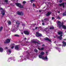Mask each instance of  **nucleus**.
<instances>
[{"instance_id": "4468645a", "label": "nucleus", "mask_w": 66, "mask_h": 66, "mask_svg": "<svg viewBox=\"0 0 66 66\" xmlns=\"http://www.w3.org/2000/svg\"><path fill=\"white\" fill-rule=\"evenodd\" d=\"M62 43H63L62 45V47H65L66 45V42H65L64 41L62 42Z\"/></svg>"}, {"instance_id": "c9c22d12", "label": "nucleus", "mask_w": 66, "mask_h": 66, "mask_svg": "<svg viewBox=\"0 0 66 66\" xmlns=\"http://www.w3.org/2000/svg\"><path fill=\"white\" fill-rule=\"evenodd\" d=\"M14 46H12L11 47V49H13V48H14Z\"/></svg>"}, {"instance_id": "cd10ccee", "label": "nucleus", "mask_w": 66, "mask_h": 66, "mask_svg": "<svg viewBox=\"0 0 66 66\" xmlns=\"http://www.w3.org/2000/svg\"><path fill=\"white\" fill-rule=\"evenodd\" d=\"M44 49V48L42 47L41 48H40V50H43Z\"/></svg>"}, {"instance_id": "9d476101", "label": "nucleus", "mask_w": 66, "mask_h": 66, "mask_svg": "<svg viewBox=\"0 0 66 66\" xmlns=\"http://www.w3.org/2000/svg\"><path fill=\"white\" fill-rule=\"evenodd\" d=\"M26 35H28L29 34V32L27 30H24L23 32Z\"/></svg>"}, {"instance_id": "6e6552de", "label": "nucleus", "mask_w": 66, "mask_h": 66, "mask_svg": "<svg viewBox=\"0 0 66 66\" xmlns=\"http://www.w3.org/2000/svg\"><path fill=\"white\" fill-rule=\"evenodd\" d=\"M16 14H17L18 15H21V16H23L24 14L23 12H22V11H21L20 12L19 11H18L16 12Z\"/></svg>"}, {"instance_id": "49530a36", "label": "nucleus", "mask_w": 66, "mask_h": 66, "mask_svg": "<svg viewBox=\"0 0 66 66\" xmlns=\"http://www.w3.org/2000/svg\"><path fill=\"white\" fill-rule=\"evenodd\" d=\"M63 40H66V39H64Z\"/></svg>"}, {"instance_id": "20e7f679", "label": "nucleus", "mask_w": 66, "mask_h": 66, "mask_svg": "<svg viewBox=\"0 0 66 66\" xmlns=\"http://www.w3.org/2000/svg\"><path fill=\"white\" fill-rule=\"evenodd\" d=\"M42 55H39V57L40 59H42L43 60H48V57L47 56H46L45 57L44 56H42Z\"/></svg>"}, {"instance_id": "f03ea898", "label": "nucleus", "mask_w": 66, "mask_h": 66, "mask_svg": "<svg viewBox=\"0 0 66 66\" xmlns=\"http://www.w3.org/2000/svg\"><path fill=\"white\" fill-rule=\"evenodd\" d=\"M58 35H60L59 36H58L57 37V38H59L60 40H62L63 39L62 36L63 35V32L61 31H59L58 32Z\"/></svg>"}, {"instance_id": "4be33fe9", "label": "nucleus", "mask_w": 66, "mask_h": 66, "mask_svg": "<svg viewBox=\"0 0 66 66\" xmlns=\"http://www.w3.org/2000/svg\"><path fill=\"white\" fill-rule=\"evenodd\" d=\"M54 29V27H50V30Z\"/></svg>"}, {"instance_id": "a211bd4d", "label": "nucleus", "mask_w": 66, "mask_h": 66, "mask_svg": "<svg viewBox=\"0 0 66 66\" xmlns=\"http://www.w3.org/2000/svg\"><path fill=\"white\" fill-rule=\"evenodd\" d=\"M16 24H18V25H19V24H20V22H19V21H17L16 22Z\"/></svg>"}, {"instance_id": "1a4fd4ad", "label": "nucleus", "mask_w": 66, "mask_h": 66, "mask_svg": "<svg viewBox=\"0 0 66 66\" xmlns=\"http://www.w3.org/2000/svg\"><path fill=\"white\" fill-rule=\"evenodd\" d=\"M39 42H40L39 41H38V42L35 40L32 41V43H37V44H38V45H40V43Z\"/></svg>"}, {"instance_id": "4c0bfd02", "label": "nucleus", "mask_w": 66, "mask_h": 66, "mask_svg": "<svg viewBox=\"0 0 66 66\" xmlns=\"http://www.w3.org/2000/svg\"><path fill=\"white\" fill-rule=\"evenodd\" d=\"M22 25L23 26H25V24H22Z\"/></svg>"}, {"instance_id": "423d86ee", "label": "nucleus", "mask_w": 66, "mask_h": 66, "mask_svg": "<svg viewBox=\"0 0 66 66\" xmlns=\"http://www.w3.org/2000/svg\"><path fill=\"white\" fill-rule=\"evenodd\" d=\"M11 42V39L7 38L4 42V44H8Z\"/></svg>"}, {"instance_id": "f704fd0d", "label": "nucleus", "mask_w": 66, "mask_h": 66, "mask_svg": "<svg viewBox=\"0 0 66 66\" xmlns=\"http://www.w3.org/2000/svg\"><path fill=\"white\" fill-rule=\"evenodd\" d=\"M52 20H53V19H54V17H52Z\"/></svg>"}, {"instance_id": "9b49d317", "label": "nucleus", "mask_w": 66, "mask_h": 66, "mask_svg": "<svg viewBox=\"0 0 66 66\" xmlns=\"http://www.w3.org/2000/svg\"><path fill=\"white\" fill-rule=\"evenodd\" d=\"M64 4H65V3H63L59 4V5L60 6H62L63 8H64L65 7V5H64Z\"/></svg>"}, {"instance_id": "4d7b16f0", "label": "nucleus", "mask_w": 66, "mask_h": 66, "mask_svg": "<svg viewBox=\"0 0 66 66\" xmlns=\"http://www.w3.org/2000/svg\"><path fill=\"white\" fill-rule=\"evenodd\" d=\"M42 21H43V22H44V21H43V20H42Z\"/></svg>"}, {"instance_id": "a878e982", "label": "nucleus", "mask_w": 66, "mask_h": 66, "mask_svg": "<svg viewBox=\"0 0 66 66\" xmlns=\"http://www.w3.org/2000/svg\"><path fill=\"white\" fill-rule=\"evenodd\" d=\"M14 36H16L17 37H19V35H18L17 34H15L14 35Z\"/></svg>"}, {"instance_id": "2eb2a0df", "label": "nucleus", "mask_w": 66, "mask_h": 66, "mask_svg": "<svg viewBox=\"0 0 66 66\" xmlns=\"http://www.w3.org/2000/svg\"><path fill=\"white\" fill-rule=\"evenodd\" d=\"M51 12H48L46 14V16H49V15H51Z\"/></svg>"}, {"instance_id": "2f4dec72", "label": "nucleus", "mask_w": 66, "mask_h": 66, "mask_svg": "<svg viewBox=\"0 0 66 66\" xmlns=\"http://www.w3.org/2000/svg\"><path fill=\"white\" fill-rule=\"evenodd\" d=\"M26 3V1H24L23 2V4H25V3Z\"/></svg>"}, {"instance_id": "a18cd8bd", "label": "nucleus", "mask_w": 66, "mask_h": 66, "mask_svg": "<svg viewBox=\"0 0 66 66\" xmlns=\"http://www.w3.org/2000/svg\"><path fill=\"white\" fill-rule=\"evenodd\" d=\"M19 27V25H18L17 26V27Z\"/></svg>"}, {"instance_id": "473e14b6", "label": "nucleus", "mask_w": 66, "mask_h": 66, "mask_svg": "<svg viewBox=\"0 0 66 66\" xmlns=\"http://www.w3.org/2000/svg\"><path fill=\"white\" fill-rule=\"evenodd\" d=\"M33 6V7H34L35 6V4L33 3L32 4Z\"/></svg>"}, {"instance_id": "5701e85b", "label": "nucleus", "mask_w": 66, "mask_h": 66, "mask_svg": "<svg viewBox=\"0 0 66 66\" xmlns=\"http://www.w3.org/2000/svg\"><path fill=\"white\" fill-rule=\"evenodd\" d=\"M8 24H9L10 25L11 24V21H9L8 22Z\"/></svg>"}, {"instance_id": "7c9ffc66", "label": "nucleus", "mask_w": 66, "mask_h": 66, "mask_svg": "<svg viewBox=\"0 0 66 66\" xmlns=\"http://www.w3.org/2000/svg\"><path fill=\"white\" fill-rule=\"evenodd\" d=\"M62 1H63V0H60L59 2L60 3H62Z\"/></svg>"}, {"instance_id": "dca6fc26", "label": "nucleus", "mask_w": 66, "mask_h": 66, "mask_svg": "<svg viewBox=\"0 0 66 66\" xmlns=\"http://www.w3.org/2000/svg\"><path fill=\"white\" fill-rule=\"evenodd\" d=\"M3 51V49L2 47H0V52H2Z\"/></svg>"}, {"instance_id": "c85d7f7f", "label": "nucleus", "mask_w": 66, "mask_h": 66, "mask_svg": "<svg viewBox=\"0 0 66 66\" xmlns=\"http://www.w3.org/2000/svg\"><path fill=\"white\" fill-rule=\"evenodd\" d=\"M57 18H58V19H61V18L60 17V16H58L57 17Z\"/></svg>"}, {"instance_id": "ea45409f", "label": "nucleus", "mask_w": 66, "mask_h": 66, "mask_svg": "<svg viewBox=\"0 0 66 66\" xmlns=\"http://www.w3.org/2000/svg\"><path fill=\"white\" fill-rule=\"evenodd\" d=\"M55 48L56 49H58V47H56Z\"/></svg>"}, {"instance_id": "de8ad7c7", "label": "nucleus", "mask_w": 66, "mask_h": 66, "mask_svg": "<svg viewBox=\"0 0 66 66\" xmlns=\"http://www.w3.org/2000/svg\"><path fill=\"white\" fill-rule=\"evenodd\" d=\"M45 46V45L44 44H43L42 45V46Z\"/></svg>"}, {"instance_id": "052dcab7", "label": "nucleus", "mask_w": 66, "mask_h": 66, "mask_svg": "<svg viewBox=\"0 0 66 66\" xmlns=\"http://www.w3.org/2000/svg\"><path fill=\"white\" fill-rule=\"evenodd\" d=\"M56 19H57V18Z\"/></svg>"}, {"instance_id": "58836bf2", "label": "nucleus", "mask_w": 66, "mask_h": 66, "mask_svg": "<svg viewBox=\"0 0 66 66\" xmlns=\"http://www.w3.org/2000/svg\"><path fill=\"white\" fill-rule=\"evenodd\" d=\"M42 25H43L44 26H45V23H44L43 22L42 23Z\"/></svg>"}, {"instance_id": "b1692460", "label": "nucleus", "mask_w": 66, "mask_h": 66, "mask_svg": "<svg viewBox=\"0 0 66 66\" xmlns=\"http://www.w3.org/2000/svg\"><path fill=\"white\" fill-rule=\"evenodd\" d=\"M8 1H8V0H5L4 1V2H5V3H7Z\"/></svg>"}, {"instance_id": "393cba45", "label": "nucleus", "mask_w": 66, "mask_h": 66, "mask_svg": "<svg viewBox=\"0 0 66 66\" xmlns=\"http://www.w3.org/2000/svg\"><path fill=\"white\" fill-rule=\"evenodd\" d=\"M63 16H66V12H64L63 13Z\"/></svg>"}, {"instance_id": "f8f14e48", "label": "nucleus", "mask_w": 66, "mask_h": 66, "mask_svg": "<svg viewBox=\"0 0 66 66\" xmlns=\"http://www.w3.org/2000/svg\"><path fill=\"white\" fill-rule=\"evenodd\" d=\"M44 39L45 40H48V41H49V42H51V40L48 37H46L45 38H44Z\"/></svg>"}, {"instance_id": "412c9836", "label": "nucleus", "mask_w": 66, "mask_h": 66, "mask_svg": "<svg viewBox=\"0 0 66 66\" xmlns=\"http://www.w3.org/2000/svg\"><path fill=\"white\" fill-rule=\"evenodd\" d=\"M34 51L35 52H36V53H37V52H38V50L36 49H35L34 50Z\"/></svg>"}, {"instance_id": "e433bc0d", "label": "nucleus", "mask_w": 66, "mask_h": 66, "mask_svg": "<svg viewBox=\"0 0 66 66\" xmlns=\"http://www.w3.org/2000/svg\"><path fill=\"white\" fill-rule=\"evenodd\" d=\"M62 45L61 44H59L58 45V46L60 47V46H61Z\"/></svg>"}, {"instance_id": "09e8293b", "label": "nucleus", "mask_w": 66, "mask_h": 66, "mask_svg": "<svg viewBox=\"0 0 66 66\" xmlns=\"http://www.w3.org/2000/svg\"><path fill=\"white\" fill-rule=\"evenodd\" d=\"M58 51L59 52H61V51L60 50H58Z\"/></svg>"}, {"instance_id": "5fc2aeb1", "label": "nucleus", "mask_w": 66, "mask_h": 66, "mask_svg": "<svg viewBox=\"0 0 66 66\" xmlns=\"http://www.w3.org/2000/svg\"><path fill=\"white\" fill-rule=\"evenodd\" d=\"M39 12H41V11H40V10H39Z\"/></svg>"}, {"instance_id": "79ce46f5", "label": "nucleus", "mask_w": 66, "mask_h": 66, "mask_svg": "<svg viewBox=\"0 0 66 66\" xmlns=\"http://www.w3.org/2000/svg\"><path fill=\"white\" fill-rule=\"evenodd\" d=\"M58 13L59 14H60V11H58Z\"/></svg>"}, {"instance_id": "37998d69", "label": "nucleus", "mask_w": 66, "mask_h": 66, "mask_svg": "<svg viewBox=\"0 0 66 66\" xmlns=\"http://www.w3.org/2000/svg\"><path fill=\"white\" fill-rule=\"evenodd\" d=\"M38 49L40 50V48H39V47H38Z\"/></svg>"}, {"instance_id": "a19ab883", "label": "nucleus", "mask_w": 66, "mask_h": 66, "mask_svg": "<svg viewBox=\"0 0 66 66\" xmlns=\"http://www.w3.org/2000/svg\"><path fill=\"white\" fill-rule=\"evenodd\" d=\"M5 48L6 49H7L8 48V47H6Z\"/></svg>"}, {"instance_id": "39448f33", "label": "nucleus", "mask_w": 66, "mask_h": 66, "mask_svg": "<svg viewBox=\"0 0 66 66\" xmlns=\"http://www.w3.org/2000/svg\"><path fill=\"white\" fill-rule=\"evenodd\" d=\"M0 10H1V12L2 13H1L2 14V15H5V11L2 8H0Z\"/></svg>"}, {"instance_id": "13d9d810", "label": "nucleus", "mask_w": 66, "mask_h": 66, "mask_svg": "<svg viewBox=\"0 0 66 66\" xmlns=\"http://www.w3.org/2000/svg\"><path fill=\"white\" fill-rule=\"evenodd\" d=\"M46 29H46V28H45V30H46Z\"/></svg>"}, {"instance_id": "6e6d98bb", "label": "nucleus", "mask_w": 66, "mask_h": 66, "mask_svg": "<svg viewBox=\"0 0 66 66\" xmlns=\"http://www.w3.org/2000/svg\"><path fill=\"white\" fill-rule=\"evenodd\" d=\"M56 37H55V36H54V38H56Z\"/></svg>"}, {"instance_id": "f257e3e1", "label": "nucleus", "mask_w": 66, "mask_h": 66, "mask_svg": "<svg viewBox=\"0 0 66 66\" xmlns=\"http://www.w3.org/2000/svg\"><path fill=\"white\" fill-rule=\"evenodd\" d=\"M57 25L59 28H61L62 27L63 29H66V27L64 25V22H61L60 21H58L57 22Z\"/></svg>"}, {"instance_id": "bf43d9fd", "label": "nucleus", "mask_w": 66, "mask_h": 66, "mask_svg": "<svg viewBox=\"0 0 66 66\" xmlns=\"http://www.w3.org/2000/svg\"><path fill=\"white\" fill-rule=\"evenodd\" d=\"M39 27V28H40V27Z\"/></svg>"}, {"instance_id": "864d4df0", "label": "nucleus", "mask_w": 66, "mask_h": 66, "mask_svg": "<svg viewBox=\"0 0 66 66\" xmlns=\"http://www.w3.org/2000/svg\"><path fill=\"white\" fill-rule=\"evenodd\" d=\"M22 34H23V32H21Z\"/></svg>"}, {"instance_id": "ddd939ff", "label": "nucleus", "mask_w": 66, "mask_h": 66, "mask_svg": "<svg viewBox=\"0 0 66 66\" xmlns=\"http://www.w3.org/2000/svg\"><path fill=\"white\" fill-rule=\"evenodd\" d=\"M19 45H16L15 46V49L16 50H18V49H19Z\"/></svg>"}, {"instance_id": "f3484780", "label": "nucleus", "mask_w": 66, "mask_h": 66, "mask_svg": "<svg viewBox=\"0 0 66 66\" xmlns=\"http://www.w3.org/2000/svg\"><path fill=\"white\" fill-rule=\"evenodd\" d=\"M8 52L9 53V54H8L9 55H10V54H11V53H12V52L11 51V50L10 49H9L8 50Z\"/></svg>"}, {"instance_id": "aec40b11", "label": "nucleus", "mask_w": 66, "mask_h": 66, "mask_svg": "<svg viewBox=\"0 0 66 66\" xmlns=\"http://www.w3.org/2000/svg\"><path fill=\"white\" fill-rule=\"evenodd\" d=\"M40 54L41 55H44L45 53H44V52H42L40 53Z\"/></svg>"}, {"instance_id": "8fccbe9b", "label": "nucleus", "mask_w": 66, "mask_h": 66, "mask_svg": "<svg viewBox=\"0 0 66 66\" xmlns=\"http://www.w3.org/2000/svg\"><path fill=\"white\" fill-rule=\"evenodd\" d=\"M24 39H25V40H26V39H27V38H24Z\"/></svg>"}, {"instance_id": "bb28decb", "label": "nucleus", "mask_w": 66, "mask_h": 66, "mask_svg": "<svg viewBox=\"0 0 66 66\" xmlns=\"http://www.w3.org/2000/svg\"><path fill=\"white\" fill-rule=\"evenodd\" d=\"M35 0H30V1L31 2H34Z\"/></svg>"}, {"instance_id": "7ed1b4c3", "label": "nucleus", "mask_w": 66, "mask_h": 66, "mask_svg": "<svg viewBox=\"0 0 66 66\" xmlns=\"http://www.w3.org/2000/svg\"><path fill=\"white\" fill-rule=\"evenodd\" d=\"M15 4L17 6L19 7L20 8H22L23 7V5H21V4L20 3H15Z\"/></svg>"}, {"instance_id": "c756f323", "label": "nucleus", "mask_w": 66, "mask_h": 66, "mask_svg": "<svg viewBox=\"0 0 66 66\" xmlns=\"http://www.w3.org/2000/svg\"><path fill=\"white\" fill-rule=\"evenodd\" d=\"M44 20H46V21H47V20H48V18H46L44 19Z\"/></svg>"}, {"instance_id": "72a5a7b5", "label": "nucleus", "mask_w": 66, "mask_h": 66, "mask_svg": "<svg viewBox=\"0 0 66 66\" xmlns=\"http://www.w3.org/2000/svg\"><path fill=\"white\" fill-rule=\"evenodd\" d=\"M26 57H27V59H29V56H28V55H27L26 56Z\"/></svg>"}, {"instance_id": "c03bdc74", "label": "nucleus", "mask_w": 66, "mask_h": 66, "mask_svg": "<svg viewBox=\"0 0 66 66\" xmlns=\"http://www.w3.org/2000/svg\"><path fill=\"white\" fill-rule=\"evenodd\" d=\"M35 29H37V27H36L35 28Z\"/></svg>"}, {"instance_id": "603ef678", "label": "nucleus", "mask_w": 66, "mask_h": 66, "mask_svg": "<svg viewBox=\"0 0 66 66\" xmlns=\"http://www.w3.org/2000/svg\"><path fill=\"white\" fill-rule=\"evenodd\" d=\"M46 53H47L48 52H46Z\"/></svg>"}, {"instance_id": "3c124183", "label": "nucleus", "mask_w": 66, "mask_h": 66, "mask_svg": "<svg viewBox=\"0 0 66 66\" xmlns=\"http://www.w3.org/2000/svg\"><path fill=\"white\" fill-rule=\"evenodd\" d=\"M26 52H27V53H28V54H29V53L28 52V51Z\"/></svg>"}, {"instance_id": "6ab92c4d", "label": "nucleus", "mask_w": 66, "mask_h": 66, "mask_svg": "<svg viewBox=\"0 0 66 66\" xmlns=\"http://www.w3.org/2000/svg\"><path fill=\"white\" fill-rule=\"evenodd\" d=\"M2 29H3V27L1 26L0 28V32H1V31H2Z\"/></svg>"}, {"instance_id": "0eeeda50", "label": "nucleus", "mask_w": 66, "mask_h": 66, "mask_svg": "<svg viewBox=\"0 0 66 66\" xmlns=\"http://www.w3.org/2000/svg\"><path fill=\"white\" fill-rule=\"evenodd\" d=\"M36 37H41L42 36V34L39 33V32H37L36 33Z\"/></svg>"}]
</instances>
